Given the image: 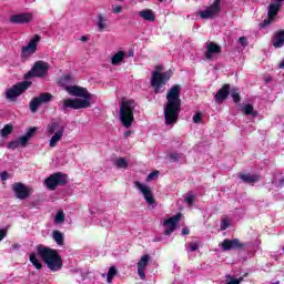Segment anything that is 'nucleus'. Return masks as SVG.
Masks as SVG:
<instances>
[{"instance_id": "nucleus-36", "label": "nucleus", "mask_w": 284, "mask_h": 284, "mask_svg": "<svg viewBox=\"0 0 284 284\" xmlns=\"http://www.w3.org/2000/svg\"><path fill=\"white\" fill-rule=\"evenodd\" d=\"M19 143L22 145V148H26L28 145V142L30 141V138L26 134L19 138Z\"/></svg>"}, {"instance_id": "nucleus-30", "label": "nucleus", "mask_w": 284, "mask_h": 284, "mask_svg": "<svg viewBox=\"0 0 284 284\" xmlns=\"http://www.w3.org/2000/svg\"><path fill=\"white\" fill-rule=\"evenodd\" d=\"M231 97L234 103H241V93H239V88H233L231 90Z\"/></svg>"}, {"instance_id": "nucleus-23", "label": "nucleus", "mask_w": 284, "mask_h": 284, "mask_svg": "<svg viewBox=\"0 0 284 284\" xmlns=\"http://www.w3.org/2000/svg\"><path fill=\"white\" fill-rule=\"evenodd\" d=\"M97 27L99 32H105V28H108V16L104 13H98Z\"/></svg>"}, {"instance_id": "nucleus-8", "label": "nucleus", "mask_w": 284, "mask_h": 284, "mask_svg": "<svg viewBox=\"0 0 284 284\" xmlns=\"http://www.w3.org/2000/svg\"><path fill=\"white\" fill-rule=\"evenodd\" d=\"M44 185L48 190L54 192L57 187L68 185V174L55 172L44 180Z\"/></svg>"}, {"instance_id": "nucleus-52", "label": "nucleus", "mask_w": 284, "mask_h": 284, "mask_svg": "<svg viewBox=\"0 0 284 284\" xmlns=\"http://www.w3.org/2000/svg\"><path fill=\"white\" fill-rule=\"evenodd\" d=\"M21 247V244H12V250H20Z\"/></svg>"}, {"instance_id": "nucleus-55", "label": "nucleus", "mask_w": 284, "mask_h": 284, "mask_svg": "<svg viewBox=\"0 0 284 284\" xmlns=\"http://www.w3.org/2000/svg\"><path fill=\"white\" fill-rule=\"evenodd\" d=\"M276 1H278L280 3H282V1H284V0H276Z\"/></svg>"}, {"instance_id": "nucleus-5", "label": "nucleus", "mask_w": 284, "mask_h": 284, "mask_svg": "<svg viewBox=\"0 0 284 284\" xmlns=\"http://www.w3.org/2000/svg\"><path fill=\"white\" fill-rule=\"evenodd\" d=\"M134 108H136L134 100L121 102L119 116L123 128H132V123H134Z\"/></svg>"}, {"instance_id": "nucleus-43", "label": "nucleus", "mask_w": 284, "mask_h": 284, "mask_svg": "<svg viewBox=\"0 0 284 284\" xmlns=\"http://www.w3.org/2000/svg\"><path fill=\"white\" fill-rule=\"evenodd\" d=\"M189 247H190L191 252H196V250H199V244L195 242H191L189 244Z\"/></svg>"}, {"instance_id": "nucleus-53", "label": "nucleus", "mask_w": 284, "mask_h": 284, "mask_svg": "<svg viewBox=\"0 0 284 284\" xmlns=\"http://www.w3.org/2000/svg\"><path fill=\"white\" fill-rule=\"evenodd\" d=\"M278 68H280V70H284V59L281 61Z\"/></svg>"}, {"instance_id": "nucleus-48", "label": "nucleus", "mask_w": 284, "mask_h": 284, "mask_svg": "<svg viewBox=\"0 0 284 284\" xmlns=\"http://www.w3.org/2000/svg\"><path fill=\"white\" fill-rule=\"evenodd\" d=\"M246 41H247V39L245 37L239 38V43H241V45H245Z\"/></svg>"}, {"instance_id": "nucleus-31", "label": "nucleus", "mask_w": 284, "mask_h": 284, "mask_svg": "<svg viewBox=\"0 0 284 284\" xmlns=\"http://www.w3.org/2000/svg\"><path fill=\"white\" fill-rule=\"evenodd\" d=\"M115 166L119 168V170H126V168H128V160H125V158H119L115 161Z\"/></svg>"}, {"instance_id": "nucleus-24", "label": "nucleus", "mask_w": 284, "mask_h": 284, "mask_svg": "<svg viewBox=\"0 0 284 284\" xmlns=\"http://www.w3.org/2000/svg\"><path fill=\"white\" fill-rule=\"evenodd\" d=\"M284 45V30L277 31L273 37V48H283Z\"/></svg>"}, {"instance_id": "nucleus-46", "label": "nucleus", "mask_w": 284, "mask_h": 284, "mask_svg": "<svg viewBox=\"0 0 284 284\" xmlns=\"http://www.w3.org/2000/svg\"><path fill=\"white\" fill-rule=\"evenodd\" d=\"M8 176L9 174L7 171L0 173L1 181H8Z\"/></svg>"}, {"instance_id": "nucleus-44", "label": "nucleus", "mask_w": 284, "mask_h": 284, "mask_svg": "<svg viewBox=\"0 0 284 284\" xmlns=\"http://www.w3.org/2000/svg\"><path fill=\"white\" fill-rule=\"evenodd\" d=\"M227 227H230V221L222 220L221 230H227Z\"/></svg>"}, {"instance_id": "nucleus-27", "label": "nucleus", "mask_w": 284, "mask_h": 284, "mask_svg": "<svg viewBox=\"0 0 284 284\" xmlns=\"http://www.w3.org/2000/svg\"><path fill=\"white\" fill-rule=\"evenodd\" d=\"M29 261L36 267V270L43 268V264L41 262H39V260L37 258V253H31L29 255Z\"/></svg>"}, {"instance_id": "nucleus-49", "label": "nucleus", "mask_w": 284, "mask_h": 284, "mask_svg": "<svg viewBox=\"0 0 284 284\" xmlns=\"http://www.w3.org/2000/svg\"><path fill=\"white\" fill-rule=\"evenodd\" d=\"M183 236H187L190 234V230L187 227L182 229Z\"/></svg>"}, {"instance_id": "nucleus-37", "label": "nucleus", "mask_w": 284, "mask_h": 284, "mask_svg": "<svg viewBox=\"0 0 284 284\" xmlns=\"http://www.w3.org/2000/svg\"><path fill=\"white\" fill-rule=\"evenodd\" d=\"M203 121V113L197 112L193 115V123H201Z\"/></svg>"}, {"instance_id": "nucleus-7", "label": "nucleus", "mask_w": 284, "mask_h": 284, "mask_svg": "<svg viewBox=\"0 0 284 284\" xmlns=\"http://www.w3.org/2000/svg\"><path fill=\"white\" fill-rule=\"evenodd\" d=\"M32 87L31 81H22L13 84L11 88L7 89L6 99L7 101H14L18 97H21L27 90Z\"/></svg>"}, {"instance_id": "nucleus-11", "label": "nucleus", "mask_w": 284, "mask_h": 284, "mask_svg": "<svg viewBox=\"0 0 284 284\" xmlns=\"http://www.w3.org/2000/svg\"><path fill=\"white\" fill-rule=\"evenodd\" d=\"M50 101H52V93H40L39 97H36L30 101L29 108L31 112L34 113L39 110V106L43 105V103H50Z\"/></svg>"}, {"instance_id": "nucleus-17", "label": "nucleus", "mask_w": 284, "mask_h": 284, "mask_svg": "<svg viewBox=\"0 0 284 284\" xmlns=\"http://www.w3.org/2000/svg\"><path fill=\"white\" fill-rule=\"evenodd\" d=\"M134 185L143 194V196H144L146 203H149V205H153V203H155L154 195H152V190H150V187L143 185L139 181H135Z\"/></svg>"}, {"instance_id": "nucleus-20", "label": "nucleus", "mask_w": 284, "mask_h": 284, "mask_svg": "<svg viewBox=\"0 0 284 284\" xmlns=\"http://www.w3.org/2000/svg\"><path fill=\"white\" fill-rule=\"evenodd\" d=\"M230 84H224L215 94V101L216 103H222V101H225L230 97Z\"/></svg>"}, {"instance_id": "nucleus-15", "label": "nucleus", "mask_w": 284, "mask_h": 284, "mask_svg": "<svg viewBox=\"0 0 284 284\" xmlns=\"http://www.w3.org/2000/svg\"><path fill=\"white\" fill-rule=\"evenodd\" d=\"M12 190L17 199H20V201H26V199H30V189L26 186V184L21 182H16L12 185Z\"/></svg>"}, {"instance_id": "nucleus-33", "label": "nucleus", "mask_w": 284, "mask_h": 284, "mask_svg": "<svg viewBox=\"0 0 284 284\" xmlns=\"http://www.w3.org/2000/svg\"><path fill=\"white\" fill-rule=\"evenodd\" d=\"M114 276H116V267L111 266L109 268V272L106 274V281L108 283H112V278H114Z\"/></svg>"}, {"instance_id": "nucleus-10", "label": "nucleus", "mask_w": 284, "mask_h": 284, "mask_svg": "<svg viewBox=\"0 0 284 284\" xmlns=\"http://www.w3.org/2000/svg\"><path fill=\"white\" fill-rule=\"evenodd\" d=\"M41 41V36L34 34L27 45L22 47L21 49V57L23 59H30L32 54L37 52V48H39V43Z\"/></svg>"}, {"instance_id": "nucleus-4", "label": "nucleus", "mask_w": 284, "mask_h": 284, "mask_svg": "<svg viewBox=\"0 0 284 284\" xmlns=\"http://www.w3.org/2000/svg\"><path fill=\"white\" fill-rule=\"evenodd\" d=\"M163 70H165V67L158 64L151 72V88L154 89L155 94H161V89L168 84V81H170L174 74L172 69L164 72Z\"/></svg>"}, {"instance_id": "nucleus-41", "label": "nucleus", "mask_w": 284, "mask_h": 284, "mask_svg": "<svg viewBox=\"0 0 284 284\" xmlns=\"http://www.w3.org/2000/svg\"><path fill=\"white\" fill-rule=\"evenodd\" d=\"M155 176H159V171H152L148 176L146 181H153Z\"/></svg>"}, {"instance_id": "nucleus-35", "label": "nucleus", "mask_w": 284, "mask_h": 284, "mask_svg": "<svg viewBox=\"0 0 284 284\" xmlns=\"http://www.w3.org/2000/svg\"><path fill=\"white\" fill-rule=\"evenodd\" d=\"M38 131H39V128L32 126V128H30V129L27 131L26 135H27L29 139H32V136H34V134H37Z\"/></svg>"}, {"instance_id": "nucleus-50", "label": "nucleus", "mask_w": 284, "mask_h": 284, "mask_svg": "<svg viewBox=\"0 0 284 284\" xmlns=\"http://www.w3.org/2000/svg\"><path fill=\"white\" fill-rule=\"evenodd\" d=\"M131 135H132V131L128 130L124 132V139H128Z\"/></svg>"}, {"instance_id": "nucleus-51", "label": "nucleus", "mask_w": 284, "mask_h": 284, "mask_svg": "<svg viewBox=\"0 0 284 284\" xmlns=\"http://www.w3.org/2000/svg\"><path fill=\"white\" fill-rule=\"evenodd\" d=\"M89 40H90V38H88V36H82L80 38V41H83V42L89 41Z\"/></svg>"}, {"instance_id": "nucleus-21", "label": "nucleus", "mask_w": 284, "mask_h": 284, "mask_svg": "<svg viewBox=\"0 0 284 284\" xmlns=\"http://www.w3.org/2000/svg\"><path fill=\"white\" fill-rule=\"evenodd\" d=\"M239 179H241V181H243V183H258V181H261V175L258 174H250V173H239Z\"/></svg>"}, {"instance_id": "nucleus-13", "label": "nucleus", "mask_w": 284, "mask_h": 284, "mask_svg": "<svg viewBox=\"0 0 284 284\" xmlns=\"http://www.w3.org/2000/svg\"><path fill=\"white\" fill-rule=\"evenodd\" d=\"M221 13V0H214L206 10L199 11V17L202 19H214L216 14Z\"/></svg>"}, {"instance_id": "nucleus-12", "label": "nucleus", "mask_w": 284, "mask_h": 284, "mask_svg": "<svg viewBox=\"0 0 284 284\" xmlns=\"http://www.w3.org/2000/svg\"><path fill=\"white\" fill-rule=\"evenodd\" d=\"M183 219V213L179 212L175 215L164 220L163 225L166 227L164 230V236H170L176 230L179 222Z\"/></svg>"}, {"instance_id": "nucleus-2", "label": "nucleus", "mask_w": 284, "mask_h": 284, "mask_svg": "<svg viewBox=\"0 0 284 284\" xmlns=\"http://www.w3.org/2000/svg\"><path fill=\"white\" fill-rule=\"evenodd\" d=\"M67 92L71 97H79L75 99H64L62 102V112H68V110H85L90 108L92 98L94 97L88 89L79 85L67 87Z\"/></svg>"}, {"instance_id": "nucleus-28", "label": "nucleus", "mask_w": 284, "mask_h": 284, "mask_svg": "<svg viewBox=\"0 0 284 284\" xmlns=\"http://www.w3.org/2000/svg\"><path fill=\"white\" fill-rule=\"evenodd\" d=\"M149 263H150V255L145 254L138 262V268H140V270H148V264Z\"/></svg>"}, {"instance_id": "nucleus-3", "label": "nucleus", "mask_w": 284, "mask_h": 284, "mask_svg": "<svg viewBox=\"0 0 284 284\" xmlns=\"http://www.w3.org/2000/svg\"><path fill=\"white\" fill-rule=\"evenodd\" d=\"M36 250L38 256H40L51 272H59L63 267V258H61L59 251L43 244L37 245Z\"/></svg>"}, {"instance_id": "nucleus-34", "label": "nucleus", "mask_w": 284, "mask_h": 284, "mask_svg": "<svg viewBox=\"0 0 284 284\" xmlns=\"http://www.w3.org/2000/svg\"><path fill=\"white\" fill-rule=\"evenodd\" d=\"M65 221V213L63 211H58L54 217V223H63Z\"/></svg>"}, {"instance_id": "nucleus-19", "label": "nucleus", "mask_w": 284, "mask_h": 284, "mask_svg": "<svg viewBox=\"0 0 284 284\" xmlns=\"http://www.w3.org/2000/svg\"><path fill=\"white\" fill-rule=\"evenodd\" d=\"M221 45L216 44L215 42H210L206 47L205 59L210 61L214 54H221Z\"/></svg>"}, {"instance_id": "nucleus-38", "label": "nucleus", "mask_w": 284, "mask_h": 284, "mask_svg": "<svg viewBox=\"0 0 284 284\" xmlns=\"http://www.w3.org/2000/svg\"><path fill=\"white\" fill-rule=\"evenodd\" d=\"M19 145H21L19 140H14V141H11L8 143L9 150H17V148H19Z\"/></svg>"}, {"instance_id": "nucleus-22", "label": "nucleus", "mask_w": 284, "mask_h": 284, "mask_svg": "<svg viewBox=\"0 0 284 284\" xmlns=\"http://www.w3.org/2000/svg\"><path fill=\"white\" fill-rule=\"evenodd\" d=\"M139 17L143 19L144 21L154 22L156 21V13L152 9H144L139 12Z\"/></svg>"}, {"instance_id": "nucleus-42", "label": "nucleus", "mask_w": 284, "mask_h": 284, "mask_svg": "<svg viewBox=\"0 0 284 284\" xmlns=\"http://www.w3.org/2000/svg\"><path fill=\"white\" fill-rule=\"evenodd\" d=\"M138 274L141 281H145V268H138Z\"/></svg>"}, {"instance_id": "nucleus-54", "label": "nucleus", "mask_w": 284, "mask_h": 284, "mask_svg": "<svg viewBox=\"0 0 284 284\" xmlns=\"http://www.w3.org/2000/svg\"><path fill=\"white\" fill-rule=\"evenodd\" d=\"M71 77L70 75H63V81H70Z\"/></svg>"}, {"instance_id": "nucleus-1", "label": "nucleus", "mask_w": 284, "mask_h": 284, "mask_svg": "<svg viewBox=\"0 0 284 284\" xmlns=\"http://www.w3.org/2000/svg\"><path fill=\"white\" fill-rule=\"evenodd\" d=\"M181 84L172 85L166 92V103L164 104L165 125H176L181 114Z\"/></svg>"}, {"instance_id": "nucleus-25", "label": "nucleus", "mask_w": 284, "mask_h": 284, "mask_svg": "<svg viewBox=\"0 0 284 284\" xmlns=\"http://www.w3.org/2000/svg\"><path fill=\"white\" fill-rule=\"evenodd\" d=\"M125 59V52L119 51L111 58L112 65H120V63H123V60Z\"/></svg>"}, {"instance_id": "nucleus-29", "label": "nucleus", "mask_w": 284, "mask_h": 284, "mask_svg": "<svg viewBox=\"0 0 284 284\" xmlns=\"http://www.w3.org/2000/svg\"><path fill=\"white\" fill-rule=\"evenodd\" d=\"M14 130V126H12V124H6L1 132H0V135L2 138H6V136H10V133Z\"/></svg>"}, {"instance_id": "nucleus-16", "label": "nucleus", "mask_w": 284, "mask_h": 284, "mask_svg": "<svg viewBox=\"0 0 284 284\" xmlns=\"http://www.w3.org/2000/svg\"><path fill=\"white\" fill-rule=\"evenodd\" d=\"M281 3H272L268 6V19L264 20L263 23H260V28H267V26H270V23H272L274 21V19H276V17H278V11L281 10Z\"/></svg>"}, {"instance_id": "nucleus-32", "label": "nucleus", "mask_w": 284, "mask_h": 284, "mask_svg": "<svg viewBox=\"0 0 284 284\" xmlns=\"http://www.w3.org/2000/svg\"><path fill=\"white\" fill-rule=\"evenodd\" d=\"M243 113L246 114V116H256V113L254 112V106H252V104L244 105Z\"/></svg>"}, {"instance_id": "nucleus-47", "label": "nucleus", "mask_w": 284, "mask_h": 284, "mask_svg": "<svg viewBox=\"0 0 284 284\" xmlns=\"http://www.w3.org/2000/svg\"><path fill=\"white\" fill-rule=\"evenodd\" d=\"M170 159H172V161H179V153H172Z\"/></svg>"}, {"instance_id": "nucleus-18", "label": "nucleus", "mask_w": 284, "mask_h": 284, "mask_svg": "<svg viewBox=\"0 0 284 284\" xmlns=\"http://www.w3.org/2000/svg\"><path fill=\"white\" fill-rule=\"evenodd\" d=\"M10 23L23 24L32 21V13H18L13 14L9 19Z\"/></svg>"}, {"instance_id": "nucleus-14", "label": "nucleus", "mask_w": 284, "mask_h": 284, "mask_svg": "<svg viewBox=\"0 0 284 284\" xmlns=\"http://www.w3.org/2000/svg\"><path fill=\"white\" fill-rule=\"evenodd\" d=\"M245 247H247V244L241 242L239 239H225L222 242L223 252H230L231 250H244Z\"/></svg>"}, {"instance_id": "nucleus-9", "label": "nucleus", "mask_w": 284, "mask_h": 284, "mask_svg": "<svg viewBox=\"0 0 284 284\" xmlns=\"http://www.w3.org/2000/svg\"><path fill=\"white\" fill-rule=\"evenodd\" d=\"M48 62L44 61H37L31 70L24 74V80L30 81V79H44V77H48Z\"/></svg>"}, {"instance_id": "nucleus-40", "label": "nucleus", "mask_w": 284, "mask_h": 284, "mask_svg": "<svg viewBox=\"0 0 284 284\" xmlns=\"http://www.w3.org/2000/svg\"><path fill=\"white\" fill-rule=\"evenodd\" d=\"M113 14H121L123 12V7L118 4L112 9Z\"/></svg>"}, {"instance_id": "nucleus-39", "label": "nucleus", "mask_w": 284, "mask_h": 284, "mask_svg": "<svg viewBox=\"0 0 284 284\" xmlns=\"http://www.w3.org/2000/svg\"><path fill=\"white\" fill-rule=\"evenodd\" d=\"M194 195H192V194H189V195H186L185 197H184V201L187 203V205L190 206V207H192V205H194Z\"/></svg>"}, {"instance_id": "nucleus-26", "label": "nucleus", "mask_w": 284, "mask_h": 284, "mask_svg": "<svg viewBox=\"0 0 284 284\" xmlns=\"http://www.w3.org/2000/svg\"><path fill=\"white\" fill-rule=\"evenodd\" d=\"M52 239L55 241L57 245L62 246L65 243V240L63 239V233L61 231H53Z\"/></svg>"}, {"instance_id": "nucleus-6", "label": "nucleus", "mask_w": 284, "mask_h": 284, "mask_svg": "<svg viewBox=\"0 0 284 284\" xmlns=\"http://www.w3.org/2000/svg\"><path fill=\"white\" fill-rule=\"evenodd\" d=\"M63 132H65V128L57 121H51L47 125V133L50 135L53 134L49 141L50 148H57V144L59 143V141L63 139Z\"/></svg>"}, {"instance_id": "nucleus-45", "label": "nucleus", "mask_w": 284, "mask_h": 284, "mask_svg": "<svg viewBox=\"0 0 284 284\" xmlns=\"http://www.w3.org/2000/svg\"><path fill=\"white\" fill-rule=\"evenodd\" d=\"M8 236V230L1 229L0 230V242L3 241V239Z\"/></svg>"}]
</instances>
